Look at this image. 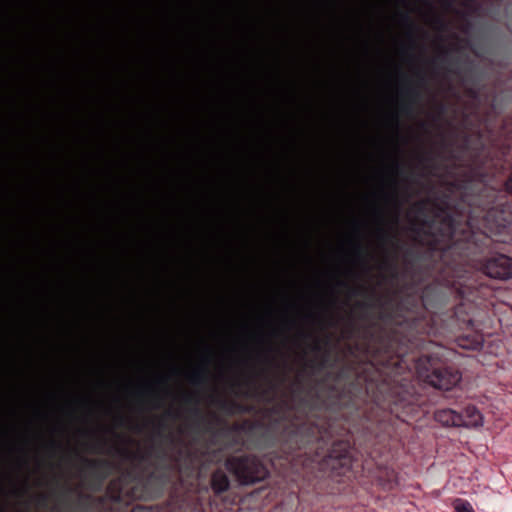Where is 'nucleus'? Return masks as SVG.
I'll use <instances>...</instances> for the list:
<instances>
[{
	"label": "nucleus",
	"instance_id": "obj_1",
	"mask_svg": "<svg viewBox=\"0 0 512 512\" xmlns=\"http://www.w3.org/2000/svg\"><path fill=\"white\" fill-rule=\"evenodd\" d=\"M230 465L245 484L259 482L268 477V470L256 459H244Z\"/></svg>",
	"mask_w": 512,
	"mask_h": 512
},
{
	"label": "nucleus",
	"instance_id": "obj_2",
	"mask_svg": "<svg viewBox=\"0 0 512 512\" xmlns=\"http://www.w3.org/2000/svg\"><path fill=\"white\" fill-rule=\"evenodd\" d=\"M460 380V373L450 368L435 370L428 376L431 385L443 390L453 389L459 384Z\"/></svg>",
	"mask_w": 512,
	"mask_h": 512
},
{
	"label": "nucleus",
	"instance_id": "obj_3",
	"mask_svg": "<svg viewBox=\"0 0 512 512\" xmlns=\"http://www.w3.org/2000/svg\"><path fill=\"white\" fill-rule=\"evenodd\" d=\"M485 273L496 279L512 278V259L504 255L490 259L485 265Z\"/></svg>",
	"mask_w": 512,
	"mask_h": 512
},
{
	"label": "nucleus",
	"instance_id": "obj_4",
	"mask_svg": "<svg viewBox=\"0 0 512 512\" xmlns=\"http://www.w3.org/2000/svg\"><path fill=\"white\" fill-rule=\"evenodd\" d=\"M484 425V416L475 406H467L460 413V427L467 429H478Z\"/></svg>",
	"mask_w": 512,
	"mask_h": 512
},
{
	"label": "nucleus",
	"instance_id": "obj_5",
	"mask_svg": "<svg viewBox=\"0 0 512 512\" xmlns=\"http://www.w3.org/2000/svg\"><path fill=\"white\" fill-rule=\"evenodd\" d=\"M434 418L445 427H460V413L455 410L448 408L438 410Z\"/></svg>",
	"mask_w": 512,
	"mask_h": 512
},
{
	"label": "nucleus",
	"instance_id": "obj_6",
	"mask_svg": "<svg viewBox=\"0 0 512 512\" xmlns=\"http://www.w3.org/2000/svg\"><path fill=\"white\" fill-rule=\"evenodd\" d=\"M452 506L454 512H476L470 502L461 498L455 499Z\"/></svg>",
	"mask_w": 512,
	"mask_h": 512
},
{
	"label": "nucleus",
	"instance_id": "obj_7",
	"mask_svg": "<svg viewBox=\"0 0 512 512\" xmlns=\"http://www.w3.org/2000/svg\"><path fill=\"white\" fill-rule=\"evenodd\" d=\"M212 485H213V488L217 492H221V491H224L225 489H227V487H228V480H227L225 475H223V474H216L213 477Z\"/></svg>",
	"mask_w": 512,
	"mask_h": 512
},
{
	"label": "nucleus",
	"instance_id": "obj_8",
	"mask_svg": "<svg viewBox=\"0 0 512 512\" xmlns=\"http://www.w3.org/2000/svg\"><path fill=\"white\" fill-rule=\"evenodd\" d=\"M507 188L510 192H512V175H511V178L507 182Z\"/></svg>",
	"mask_w": 512,
	"mask_h": 512
}]
</instances>
